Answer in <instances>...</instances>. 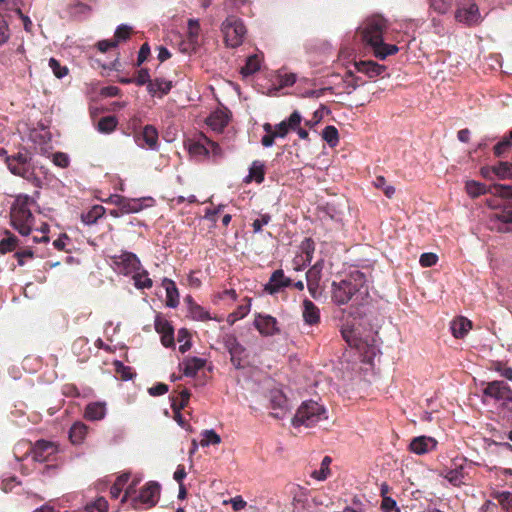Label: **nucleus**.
Wrapping results in <instances>:
<instances>
[{"label": "nucleus", "instance_id": "30", "mask_svg": "<svg viewBox=\"0 0 512 512\" xmlns=\"http://www.w3.org/2000/svg\"><path fill=\"white\" fill-rule=\"evenodd\" d=\"M134 286L137 289H149L153 285L152 279L149 277V273L140 266V270L136 271L131 275Z\"/></svg>", "mask_w": 512, "mask_h": 512}, {"label": "nucleus", "instance_id": "48", "mask_svg": "<svg viewBox=\"0 0 512 512\" xmlns=\"http://www.w3.org/2000/svg\"><path fill=\"white\" fill-rule=\"evenodd\" d=\"M250 311V305H241L238 309L232 313H230L227 317V322L230 324H234L236 321L244 318Z\"/></svg>", "mask_w": 512, "mask_h": 512}, {"label": "nucleus", "instance_id": "52", "mask_svg": "<svg viewBox=\"0 0 512 512\" xmlns=\"http://www.w3.org/2000/svg\"><path fill=\"white\" fill-rule=\"evenodd\" d=\"M8 235L6 238L0 241V253L5 254L12 251L16 247V237L6 232Z\"/></svg>", "mask_w": 512, "mask_h": 512}, {"label": "nucleus", "instance_id": "46", "mask_svg": "<svg viewBox=\"0 0 512 512\" xmlns=\"http://www.w3.org/2000/svg\"><path fill=\"white\" fill-rule=\"evenodd\" d=\"M374 186L381 189L388 198H392L395 194V188L392 185L387 184L386 179L383 176H377L375 178Z\"/></svg>", "mask_w": 512, "mask_h": 512}, {"label": "nucleus", "instance_id": "50", "mask_svg": "<svg viewBox=\"0 0 512 512\" xmlns=\"http://www.w3.org/2000/svg\"><path fill=\"white\" fill-rule=\"evenodd\" d=\"M131 31L132 28L130 26L122 24L117 27L113 40L117 41L118 45L120 42L126 41L130 37Z\"/></svg>", "mask_w": 512, "mask_h": 512}, {"label": "nucleus", "instance_id": "51", "mask_svg": "<svg viewBox=\"0 0 512 512\" xmlns=\"http://www.w3.org/2000/svg\"><path fill=\"white\" fill-rule=\"evenodd\" d=\"M431 8L440 13H446L452 6V0H429Z\"/></svg>", "mask_w": 512, "mask_h": 512}, {"label": "nucleus", "instance_id": "60", "mask_svg": "<svg viewBox=\"0 0 512 512\" xmlns=\"http://www.w3.org/2000/svg\"><path fill=\"white\" fill-rule=\"evenodd\" d=\"M381 509L383 512H392V510L400 512V510L397 508L396 501L389 496H384L382 499Z\"/></svg>", "mask_w": 512, "mask_h": 512}, {"label": "nucleus", "instance_id": "35", "mask_svg": "<svg viewBox=\"0 0 512 512\" xmlns=\"http://www.w3.org/2000/svg\"><path fill=\"white\" fill-rule=\"evenodd\" d=\"M492 173L499 179H512V164L509 162H499L492 166Z\"/></svg>", "mask_w": 512, "mask_h": 512}, {"label": "nucleus", "instance_id": "27", "mask_svg": "<svg viewBox=\"0 0 512 512\" xmlns=\"http://www.w3.org/2000/svg\"><path fill=\"white\" fill-rule=\"evenodd\" d=\"M106 403L93 402L86 406L85 418L90 421L102 420L106 416Z\"/></svg>", "mask_w": 512, "mask_h": 512}, {"label": "nucleus", "instance_id": "4", "mask_svg": "<svg viewBox=\"0 0 512 512\" xmlns=\"http://www.w3.org/2000/svg\"><path fill=\"white\" fill-rule=\"evenodd\" d=\"M36 206L35 200L26 194L16 197L10 211L11 224L20 234L27 236L34 225L32 209Z\"/></svg>", "mask_w": 512, "mask_h": 512}, {"label": "nucleus", "instance_id": "33", "mask_svg": "<svg viewBox=\"0 0 512 512\" xmlns=\"http://www.w3.org/2000/svg\"><path fill=\"white\" fill-rule=\"evenodd\" d=\"M172 87V82L167 81L160 78H155L154 80L149 81L148 90L151 93H162L167 94L170 92Z\"/></svg>", "mask_w": 512, "mask_h": 512}, {"label": "nucleus", "instance_id": "38", "mask_svg": "<svg viewBox=\"0 0 512 512\" xmlns=\"http://www.w3.org/2000/svg\"><path fill=\"white\" fill-rule=\"evenodd\" d=\"M87 512H108V501L104 497H98L94 501L87 503L84 507Z\"/></svg>", "mask_w": 512, "mask_h": 512}, {"label": "nucleus", "instance_id": "63", "mask_svg": "<svg viewBox=\"0 0 512 512\" xmlns=\"http://www.w3.org/2000/svg\"><path fill=\"white\" fill-rule=\"evenodd\" d=\"M295 81H296V76L294 74L280 75L279 76V87L283 88V87L291 86L295 83Z\"/></svg>", "mask_w": 512, "mask_h": 512}, {"label": "nucleus", "instance_id": "45", "mask_svg": "<svg viewBox=\"0 0 512 512\" xmlns=\"http://www.w3.org/2000/svg\"><path fill=\"white\" fill-rule=\"evenodd\" d=\"M331 463V458L328 457V456H325L321 462V467L319 470H315L313 473H312V477L319 480V481H323L325 480L327 477H328V474H329V465Z\"/></svg>", "mask_w": 512, "mask_h": 512}, {"label": "nucleus", "instance_id": "36", "mask_svg": "<svg viewBox=\"0 0 512 512\" xmlns=\"http://www.w3.org/2000/svg\"><path fill=\"white\" fill-rule=\"evenodd\" d=\"M29 138L35 144L42 145L48 143L51 140V134L44 127H42L41 130L33 129L29 134Z\"/></svg>", "mask_w": 512, "mask_h": 512}, {"label": "nucleus", "instance_id": "43", "mask_svg": "<svg viewBox=\"0 0 512 512\" xmlns=\"http://www.w3.org/2000/svg\"><path fill=\"white\" fill-rule=\"evenodd\" d=\"M177 341L180 343L179 351L182 354L186 353L192 346L191 341H190V333L185 328H181L178 331Z\"/></svg>", "mask_w": 512, "mask_h": 512}, {"label": "nucleus", "instance_id": "1", "mask_svg": "<svg viewBox=\"0 0 512 512\" xmlns=\"http://www.w3.org/2000/svg\"><path fill=\"white\" fill-rule=\"evenodd\" d=\"M369 298V288L363 272L355 270L345 279L333 281L331 299L336 305L350 303L349 308L341 310V334L347 344L356 350L362 362L369 364L379 355L380 349L376 335L369 331L362 335L355 321L360 317L359 307L365 305Z\"/></svg>", "mask_w": 512, "mask_h": 512}, {"label": "nucleus", "instance_id": "39", "mask_svg": "<svg viewBox=\"0 0 512 512\" xmlns=\"http://www.w3.org/2000/svg\"><path fill=\"white\" fill-rule=\"evenodd\" d=\"M70 16L74 18H82L89 14L90 7L81 2L71 3L68 7Z\"/></svg>", "mask_w": 512, "mask_h": 512}, {"label": "nucleus", "instance_id": "49", "mask_svg": "<svg viewBox=\"0 0 512 512\" xmlns=\"http://www.w3.org/2000/svg\"><path fill=\"white\" fill-rule=\"evenodd\" d=\"M189 312L191 317L195 320L205 321L210 319L209 313L197 304H192Z\"/></svg>", "mask_w": 512, "mask_h": 512}, {"label": "nucleus", "instance_id": "40", "mask_svg": "<svg viewBox=\"0 0 512 512\" xmlns=\"http://www.w3.org/2000/svg\"><path fill=\"white\" fill-rule=\"evenodd\" d=\"M201 436L202 439L200 441V445L202 447L217 445L221 442V437L213 429L204 430L201 433Z\"/></svg>", "mask_w": 512, "mask_h": 512}, {"label": "nucleus", "instance_id": "64", "mask_svg": "<svg viewBox=\"0 0 512 512\" xmlns=\"http://www.w3.org/2000/svg\"><path fill=\"white\" fill-rule=\"evenodd\" d=\"M234 511H240L247 505L246 501L241 496H235L229 500Z\"/></svg>", "mask_w": 512, "mask_h": 512}, {"label": "nucleus", "instance_id": "56", "mask_svg": "<svg viewBox=\"0 0 512 512\" xmlns=\"http://www.w3.org/2000/svg\"><path fill=\"white\" fill-rule=\"evenodd\" d=\"M49 66L50 68L52 69L54 75L58 78H62L64 77L65 75H67L68 73V69L64 66L62 67L59 62L54 59V58H51L49 60Z\"/></svg>", "mask_w": 512, "mask_h": 512}, {"label": "nucleus", "instance_id": "29", "mask_svg": "<svg viewBox=\"0 0 512 512\" xmlns=\"http://www.w3.org/2000/svg\"><path fill=\"white\" fill-rule=\"evenodd\" d=\"M88 432V427L82 422H75L69 430V438L75 445L81 444Z\"/></svg>", "mask_w": 512, "mask_h": 512}, {"label": "nucleus", "instance_id": "22", "mask_svg": "<svg viewBox=\"0 0 512 512\" xmlns=\"http://www.w3.org/2000/svg\"><path fill=\"white\" fill-rule=\"evenodd\" d=\"M229 122V111L226 108L217 109L207 118L206 123L215 131H221Z\"/></svg>", "mask_w": 512, "mask_h": 512}, {"label": "nucleus", "instance_id": "6", "mask_svg": "<svg viewBox=\"0 0 512 512\" xmlns=\"http://www.w3.org/2000/svg\"><path fill=\"white\" fill-rule=\"evenodd\" d=\"M135 485L136 482L126 489L121 502H125L130 499L131 505L137 510L149 509L158 503L161 490L159 483L154 481L146 483L137 495H134L133 487Z\"/></svg>", "mask_w": 512, "mask_h": 512}, {"label": "nucleus", "instance_id": "15", "mask_svg": "<svg viewBox=\"0 0 512 512\" xmlns=\"http://www.w3.org/2000/svg\"><path fill=\"white\" fill-rule=\"evenodd\" d=\"M57 446L53 442L39 440L31 448L32 458L37 462H45L56 454Z\"/></svg>", "mask_w": 512, "mask_h": 512}, {"label": "nucleus", "instance_id": "42", "mask_svg": "<svg viewBox=\"0 0 512 512\" xmlns=\"http://www.w3.org/2000/svg\"><path fill=\"white\" fill-rule=\"evenodd\" d=\"M260 68V59L257 55H252L247 58L245 66L241 68L243 76H249Z\"/></svg>", "mask_w": 512, "mask_h": 512}, {"label": "nucleus", "instance_id": "37", "mask_svg": "<svg viewBox=\"0 0 512 512\" xmlns=\"http://www.w3.org/2000/svg\"><path fill=\"white\" fill-rule=\"evenodd\" d=\"M117 125V119L114 116L102 117L97 123V129L101 133H111Z\"/></svg>", "mask_w": 512, "mask_h": 512}, {"label": "nucleus", "instance_id": "12", "mask_svg": "<svg viewBox=\"0 0 512 512\" xmlns=\"http://www.w3.org/2000/svg\"><path fill=\"white\" fill-rule=\"evenodd\" d=\"M269 408L271 409V416L276 419H284L291 411L286 396L279 390H273L269 394Z\"/></svg>", "mask_w": 512, "mask_h": 512}, {"label": "nucleus", "instance_id": "2", "mask_svg": "<svg viewBox=\"0 0 512 512\" xmlns=\"http://www.w3.org/2000/svg\"><path fill=\"white\" fill-rule=\"evenodd\" d=\"M465 191L471 198L490 192L493 197L486 199L492 209L488 216V226L497 232H512V185L486 186L476 180L465 181Z\"/></svg>", "mask_w": 512, "mask_h": 512}, {"label": "nucleus", "instance_id": "5", "mask_svg": "<svg viewBox=\"0 0 512 512\" xmlns=\"http://www.w3.org/2000/svg\"><path fill=\"white\" fill-rule=\"evenodd\" d=\"M482 402L495 404L507 412L508 419L512 420V389L503 380H494L482 383Z\"/></svg>", "mask_w": 512, "mask_h": 512}, {"label": "nucleus", "instance_id": "32", "mask_svg": "<svg viewBox=\"0 0 512 512\" xmlns=\"http://www.w3.org/2000/svg\"><path fill=\"white\" fill-rule=\"evenodd\" d=\"M103 214L104 207L95 205L89 211L81 214V220L85 225H93Z\"/></svg>", "mask_w": 512, "mask_h": 512}, {"label": "nucleus", "instance_id": "21", "mask_svg": "<svg viewBox=\"0 0 512 512\" xmlns=\"http://www.w3.org/2000/svg\"><path fill=\"white\" fill-rule=\"evenodd\" d=\"M455 17L461 23L472 25L479 21L480 13L475 4H470L467 7L459 8Z\"/></svg>", "mask_w": 512, "mask_h": 512}, {"label": "nucleus", "instance_id": "10", "mask_svg": "<svg viewBox=\"0 0 512 512\" xmlns=\"http://www.w3.org/2000/svg\"><path fill=\"white\" fill-rule=\"evenodd\" d=\"M221 30L226 45L231 48L240 46L247 32L243 22L235 16H228L222 23Z\"/></svg>", "mask_w": 512, "mask_h": 512}, {"label": "nucleus", "instance_id": "34", "mask_svg": "<svg viewBox=\"0 0 512 512\" xmlns=\"http://www.w3.org/2000/svg\"><path fill=\"white\" fill-rule=\"evenodd\" d=\"M358 71L367 73L370 77L380 75L384 70L383 66L373 61H362L356 64Z\"/></svg>", "mask_w": 512, "mask_h": 512}, {"label": "nucleus", "instance_id": "28", "mask_svg": "<svg viewBox=\"0 0 512 512\" xmlns=\"http://www.w3.org/2000/svg\"><path fill=\"white\" fill-rule=\"evenodd\" d=\"M163 287L166 290V304L168 307L176 308L179 305V293L174 281L164 278Z\"/></svg>", "mask_w": 512, "mask_h": 512}, {"label": "nucleus", "instance_id": "16", "mask_svg": "<svg viewBox=\"0 0 512 512\" xmlns=\"http://www.w3.org/2000/svg\"><path fill=\"white\" fill-rule=\"evenodd\" d=\"M137 145L141 148H148L150 150H158V132L156 128L151 125H146L142 132L135 136Z\"/></svg>", "mask_w": 512, "mask_h": 512}, {"label": "nucleus", "instance_id": "62", "mask_svg": "<svg viewBox=\"0 0 512 512\" xmlns=\"http://www.w3.org/2000/svg\"><path fill=\"white\" fill-rule=\"evenodd\" d=\"M148 392L152 396L164 395L166 392H168V386L164 383H158L149 388Z\"/></svg>", "mask_w": 512, "mask_h": 512}, {"label": "nucleus", "instance_id": "7", "mask_svg": "<svg viewBox=\"0 0 512 512\" xmlns=\"http://www.w3.org/2000/svg\"><path fill=\"white\" fill-rule=\"evenodd\" d=\"M327 419V411L324 406L320 405L316 401L310 400L301 404L292 418L291 423L295 428H299L301 426L311 428L321 422L327 421Z\"/></svg>", "mask_w": 512, "mask_h": 512}, {"label": "nucleus", "instance_id": "58", "mask_svg": "<svg viewBox=\"0 0 512 512\" xmlns=\"http://www.w3.org/2000/svg\"><path fill=\"white\" fill-rule=\"evenodd\" d=\"M271 220V216L269 214H262L260 218L255 219L252 223L253 232L259 233L262 231V227L267 225Z\"/></svg>", "mask_w": 512, "mask_h": 512}, {"label": "nucleus", "instance_id": "57", "mask_svg": "<svg viewBox=\"0 0 512 512\" xmlns=\"http://www.w3.org/2000/svg\"><path fill=\"white\" fill-rule=\"evenodd\" d=\"M438 256L435 253H423L419 263L422 267H431L437 263Z\"/></svg>", "mask_w": 512, "mask_h": 512}, {"label": "nucleus", "instance_id": "20", "mask_svg": "<svg viewBox=\"0 0 512 512\" xmlns=\"http://www.w3.org/2000/svg\"><path fill=\"white\" fill-rule=\"evenodd\" d=\"M290 285L291 280L284 275L283 270H276L271 275L269 282L264 286V290L273 295Z\"/></svg>", "mask_w": 512, "mask_h": 512}, {"label": "nucleus", "instance_id": "41", "mask_svg": "<svg viewBox=\"0 0 512 512\" xmlns=\"http://www.w3.org/2000/svg\"><path fill=\"white\" fill-rule=\"evenodd\" d=\"M264 164L261 161H254L249 169V178L254 179L257 183L264 181Z\"/></svg>", "mask_w": 512, "mask_h": 512}, {"label": "nucleus", "instance_id": "61", "mask_svg": "<svg viewBox=\"0 0 512 512\" xmlns=\"http://www.w3.org/2000/svg\"><path fill=\"white\" fill-rule=\"evenodd\" d=\"M52 161L56 166L61 168H66L69 165L68 155L62 152L53 154Z\"/></svg>", "mask_w": 512, "mask_h": 512}, {"label": "nucleus", "instance_id": "31", "mask_svg": "<svg viewBox=\"0 0 512 512\" xmlns=\"http://www.w3.org/2000/svg\"><path fill=\"white\" fill-rule=\"evenodd\" d=\"M144 208L142 199H130L124 197L119 210L122 214L137 213Z\"/></svg>", "mask_w": 512, "mask_h": 512}, {"label": "nucleus", "instance_id": "8", "mask_svg": "<svg viewBox=\"0 0 512 512\" xmlns=\"http://www.w3.org/2000/svg\"><path fill=\"white\" fill-rule=\"evenodd\" d=\"M185 147L190 156L197 161H203L211 155L216 157L220 155V147L217 143L208 139L204 134H200L195 139H188Z\"/></svg>", "mask_w": 512, "mask_h": 512}, {"label": "nucleus", "instance_id": "19", "mask_svg": "<svg viewBox=\"0 0 512 512\" xmlns=\"http://www.w3.org/2000/svg\"><path fill=\"white\" fill-rule=\"evenodd\" d=\"M254 325L264 336H272L279 331L276 318L270 315L258 314L254 320Z\"/></svg>", "mask_w": 512, "mask_h": 512}, {"label": "nucleus", "instance_id": "23", "mask_svg": "<svg viewBox=\"0 0 512 512\" xmlns=\"http://www.w3.org/2000/svg\"><path fill=\"white\" fill-rule=\"evenodd\" d=\"M302 317L306 324L316 325L320 321L319 308L309 299L303 301Z\"/></svg>", "mask_w": 512, "mask_h": 512}, {"label": "nucleus", "instance_id": "53", "mask_svg": "<svg viewBox=\"0 0 512 512\" xmlns=\"http://www.w3.org/2000/svg\"><path fill=\"white\" fill-rule=\"evenodd\" d=\"M114 366H115V370L117 372V374L120 375V377L123 379V380H130L132 379L133 377V372L131 370L130 367L128 366H125L122 362L120 361H115L114 363Z\"/></svg>", "mask_w": 512, "mask_h": 512}, {"label": "nucleus", "instance_id": "11", "mask_svg": "<svg viewBox=\"0 0 512 512\" xmlns=\"http://www.w3.org/2000/svg\"><path fill=\"white\" fill-rule=\"evenodd\" d=\"M223 343L230 354L233 366L236 369L243 368L242 362L246 358V348L238 341L234 334H225Z\"/></svg>", "mask_w": 512, "mask_h": 512}, {"label": "nucleus", "instance_id": "25", "mask_svg": "<svg viewBox=\"0 0 512 512\" xmlns=\"http://www.w3.org/2000/svg\"><path fill=\"white\" fill-rule=\"evenodd\" d=\"M206 360L198 357H188L182 362L183 373L187 377H194L205 366Z\"/></svg>", "mask_w": 512, "mask_h": 512}, {"label": "nucleus", "instance_id": "55", "mask_svg": "<svg viewBox=\"0 0 512 512\" xmlns=\"http://www.w3.org/2000/svg\"><path fill=\"white\" fill-rule=\"evenodd\" d=\"M511 145L512 143L510 139L507 136H505L501 141H499L494 146V154L497 157H501L511 147Z\"/></svg>", "mask_w": 512, "mask_h": 512}, {"label": "nucleus", "instance_id": "17", "mask_svg": "<svg viewBox=\"0 0 512 512\" xmlns=\"http://www.w3.org/2000/svg\"><path fill=\"white\" fill-rule=\"evenodd\" d=\"M155 330L161 335V343L169 348L174 347V330L171 324L160 315L155 318Z\"/></svg>", "mask_w": 512, "mask_h": 512}, {"label": "nucleus", "instance_id": "47", "mask_svg": "<svg viewBox=\"0 0 512 512\" xmlns=\"http://www.w3.org/2000/svg\"><path fill=\"white\" fill-rule=\"evenodd\" d=\"M495 499L498 500L503 509L512 511V493L508 491L497 492Z\"/></svg>", "mask_w": 512, "mask_h": 512}, {"label": "nucleus", "instance_id": "59", "mask_svg": "<svg viewBox=\"0 0 512 512\" xmlns=\"http://www.w3.org/2000/svg\"><path fill=\"white\" fill-rule=\"evenodd\" d=\"M301 120H302V116L301 114L298 112V111H294L287 119H285L284 121L287 123L288 125V128H290L291 130H296L300 123H301Z\"/></svg>", "mask_w": 512, "mask_h": 512}, {"label": "nucleus", "instance_id": "13", "mask_svg": "<svg viewBox=\"0 0 512 512\" xmlns=\"http://www.w3.org/2000/svg\"><path fill=\"white\" fill-rule=\"evenodd\" d=\"M116 271L123 275H132L140 270V260L131 252H123L119 256L114 257Z\"/></svg>", "mask_w": 512, "mask_h": 512}, {"label": "nucleus", "instance_id": "24", "mask_svg": "<svg viewBox=\"0 0 512 512\" xmlns=\"http://www.w3.org/2000/svg\"><path fill=\"white\" fill-rule=\"evenodd\" d=\"M200 33V24L196 19H190L188 21V43L184 48H182L183 52H190L196 49L198 45Z\"/></svg>", "mask_w": 512, "mask_h": 512}, {"label": "nucleus", "instance_id": "9", "mask_svg": "<svg viewBox=\"0 0 512 512\" xmlns=\"http://www.w3.org/2000/svg\"><path fill=\"white\" fill-rule=\"evenodd\" d=\"M31 160L28 152H18L15 156H6V163L10 172L39 186L40 180L35 177L34 172L30 168Z\"/></svg>", "mask_w": 512, "mask_h": 512}, {"label": "nucleus", "instance_id": "26", "mask_svg": "<svg viewBox=\"0 0 512 512\" xmlns=\"http://www.w3.org/2000/svg\"><path fill=\"white\" fill-rule=\"evenodd\" d=\"M471 328V321L465 317H458L450 323V329L455 338H464Z\"/></svg>", "mask_w": 512, "mask_h": 512}, {"label": "nucleus", "instance_id": "18", "mask_svg": "<svg viewBox=\"0 0 512 512\" xmlns=\"http://www.w3.org/2000/svg\"><path fill=\"white\" fill-rule=\"evenodd\" d=\"M437 440L429 436H418L412 439L409 448L410 451L417 454L423 455L436 449Z\"/></svg>", "mask_w": 512, "mask_h": 512}, {"label": "nucleus", "instance_id": "3", "mask_svg": "<svg viewBox=\"0 0 512 512\" xmlns=\"http://www.w3.org/2000/svg\"><path fill=\"white\" fill-rule=\"evenodd\" d=\"M386 28L385 20L380 16L368 18L362 28V38L369 44L376 57L385 59L389 55H394L399 51L396 45L385 44L383 42V31Z\"/></svg>", "mask_w": 512, "mask_h": 512}, {"label": "nucleus", "instance_id": "14", "mask_svg": "<svg viewBox=\"0 0 512 512\" xmlns=\"http://www.w3.org/2000/svg\"><path fill=\"white\" fill-rule=\"evenodd\" d=\"M472 468L471 464L465 461L458 463L454 462L452 467L445 469L441 475L454 486H461L465 483L466 477L469 475V470Z\"/></svg>", "mask_w": 512, "mask_h": 512}, {"label": "nucleus", "instance_id": "44", "mask_svg": "<svg viewBox=\"0 0 512 512\" xmlns=\"http://www.w3.org/2000/svg\"><path fill=\"white\" fill-rule=\"evenodd\" d=\"M322 137L330 147H335L338 144V130L334 126H326L322 131Z\"/></svg>", "mask_w": 512, "mask_h": 512}, {"label": "nucleus", "instance_id": "54", "mask_svg": "<svg viewBox=\"0 0 512 512\" xmlns=\"http://www.w3.org/2000/svg\"><path fill=\"white\" fill-rule=\"evenodd\" d=\"M10 38V29L5 18L0 14V46L5 44Z\"/></svg>", "mask_w": 512, "mask_h": 512}]
</instances>
